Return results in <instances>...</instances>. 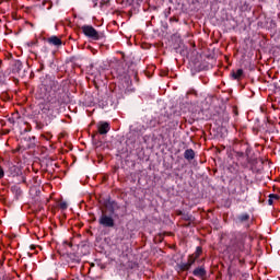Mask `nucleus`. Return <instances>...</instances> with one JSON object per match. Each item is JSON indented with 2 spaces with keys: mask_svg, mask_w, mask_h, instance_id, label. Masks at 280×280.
<instances>
[{
  "mask_svg": "<svg viewBox=\"0 0 280 280\" xmlns=\"http://www.w3.org/2000/svg\"><path fill=\"white\" fill-rule=\"evenodd\" d=\"M272 109L273 110H279V105H277V103H272Z\"/></svg>",
  "mask_w": 280,
  "mask_h": 280,
  "instance_id": "a211bd4d",
  "label": "nucleus"
},
{
  "mask_svg": "<svg viewBox=\"0 0 280 280\" xmlns=\"http://www.w3.org/2000/svg\"><path fill=\"white\" fill-rule=\"evenodd\" d=\"M231 246L234 250H244V236L242 234H236L231 238Z\"/></svg>",
  "mask_w": 280,
  "mask_h": 280,
  "instance_id": "7ed1b4c3",
  "label": "nucleus"
},
{
  "mask_svg": "<svg viewBox=\"0 0 280 280\" xmlns=\"http://www.w3.org/2000/svg\"><path fill=\"white\" fill-rule=\"evenodd\" d=\"M48 43L50 45H55L56 47H60L62 45V40L58 36H51L48 38Z\"/></svg>",
  "mask_w": 280,
  "mask_h": 280,
  "instance_id": "6e6552de",
  "label": "nucleus"
},
{
  "mask_svg": "<svg viewBox=\"0 0 280 280\" xmlns=\"http://www.w3.org/2000/svg\"><path fill=\"white\" fill-rule=\"evenodd\" d=\"M81 30L84 36L91 38L92 40H100V38H102V35H100L97 30H95V27H93L92 25H83Z\"/></svg>",
  "mask_w": 280,
  "mask_h": 280,
  "instance_id": "f03ea898",
  "label": "nucleus"
},
{
  "mask_svg": "<svg viewBox=\"0 0 280 280\" xmlns=\"http://www.w3.org/2000/svg\"><path fill=\"white\" fill-rule=\"evenodd\" d=\"M11 170H13V172H16V166H12Z\"/></svg>",
  "mask_w": 280,
  "mask_h": 280,
  "instance_id": "5701e85b",
  "label": "nucleus"
},
{
  "mask_svg": "<svg viewBox=\"0 0 280 280\" xmlns=\"http://www.w3.org/2000/svg\"><path fill=\"white\" fill-rule=\"evenodd\" d=\"M196 259H197V258H194V255H190V256L188 257L187 264L189 265L190 268H191L192 265L196 264Z\"/></svg>",
  "mask_w": 280,
  "mask_h": 280,
  "instance_id": "4468645a",
  "label": "nucleus"
},
{
  "mask_svg": "<svg viewBox=\"0 0 280 280\" xmlns=\"http://www.w3.org/2000/svg\"><path fill=\"white\" fill-rule=\"evenodd\" d=\"M113 213H115V209H110V213L102 210V213L98 218V224L103 226V229H115V219L113 218Z\"/></svg>",
  "mask_w": 280,
  "mask_h": 280,
  "instance_id": "f257e3e1",
  "label": "nucleus"
},
{
  "mask_svg": "<svg viewBox=\"0 0 280 280\" xmlns=\"http://www.w3.org/2000/svg\"><path fill=\"white\" fill-rule=\"evenodd\" d=\"M59 207H60V209H62V211L67 210V207H68L67 201H61L59 203Z\"/></svg>",
  "mask_w": 280,
  "mask_h": 280,
  "instance_id": "2eb2a0df",
  "label": "nucleus"
},
{
  "mask_svg": "<svg viewBox=\"0 0 280 280\" xmlns=\"http://www.w3.org/2000/svg\"><path fill=\"white\" fill-rule=\"evenodd\" d=\"M36 248V245H31V250H34Z\"/></svg>",
  "mask_w": 280,
  "mask_h": 280,
  "instance_id": "412c9836",
  "label": "nucleus"
},
{
  "mask_svg": "<svg viewBox=\"0 0 280 280\" xmlns=\"http://www.w3.org/2000/svg\"><path fill=\"white\" fill-rule=\"evenodd\" d=\"M279 195L271 194L269 195L268 205H273L275 200H279Z\"/></svg>",
  "mask_w": 280,
  "mask_h": 280,
  "instance_id": "9b49d317",
  "label": "nucleus"
},
{
  "mask_svg": "<svg viewBox=\"0 0 280 280\" xmlns=\"http://www.w3.org/2000/svg\"><path fill=\"white\" fill-rule=\"evenodd\" d=\"M12 71L13 73H18L20 78H25L27 73V71L23 69V62H21V60L14 61Z\"/></svg>",
  "mask_w": 280,
  "mask_h": 280,
  "instance_id": "20e7f679",
  "label": "nucleus"
},
{
  "mask_svg": "<svg viewBox=\"0 0 280 280\" xmlns=\"http://www.w3.org/2000/svg\"><path fill=\"white\" fill-rule=\"evenodd\" d=\"M246 154H247V156H248V149L246 150Z\"/></svg>",
  "mask_w": 280,
  "mask_h": 280,
  "instance_id": "b1692460",
  "label": "nucleus"
},
{
  "mask_svg": "<svg viewBox=\"0 0 280 280\" xmlns=\"http://www.w3.org/2000/svg\"><path fill=\"white\" fill-rule=\"evenodd\" d=\"M250 220V215L248 213H243L237 217V221L241 223L248 222Z\"/></svg>",
  "mask_w": 280,
  "mask_h": 280,
  "instance_id": "9d476101",
  "label": "nucleus"
},
{
  "mask_svg": "<svg viewBox=\"0 0 280 280\" xmlns=\"http://www.w3.org/2000/svg\"><path fill=\"white\" fill-rule=\"evenodd\" d=\"M3 176H5V172H4L3 168L0 166V178H3Z\"/></svg>",
  "mask_w": 280,
  "mask_h": 280,
  "instance_id": "f3484780",
  "label": "nucleus"
},
{
  "mask_svg": "<svg viewBox=\"0 0 280 280\" xmlns=\"http://www.w3.org/2000/svg\"><path fill=\"white\" fill-rule=\"evenodd\" d=\"M184 159H186V161H194V159H196V152L194 149H187L184 152Z\"/></svg>",
  "mask_w": 280,
  "mask_h": 280,
  "instance_id": "423d86ee",
  "label": "nucleus"
},
{
  "mask_svg": "<svg viewBox=\"0 0 280 280\" xmlns=\"http://www.w3.org/2000/svg\"><path fill=\"white\" fill-rule=\"evenodd\" d=\"M109 130H110V125L108 122H101L98 125V132L101 135H108Z\"/></svg>",
  "mask_w": 280,
  "mask_h": 280,
  "instance_id": "39448f33",
  "label": "nucleus"
},
{
  "mask_svg": "<svg viewBox=\"0 0 280 280\" xmlns=\"http://www.w3.org/2000/svg\"><path fill=\"white\" fill-rule=\"evenodd\" d=\"M151 126H156V121L154 120V121L152 122V120H151Z\"/></svg>",
  "mask_w": 280,
  "mask_h": 280,
  "instance_id": "4be33fe9",
  "label": "nucleus"
},
{
  "mask_svg": "<svg viewBox=\"0 0 280 280\" xmlns=\"http://www.w3.org/2000/svg\"><path fill=\"white\" fill-rule=\"evenodd\" d=\"M192 275L195 277H207V270L205 269V267H199L192 271Z\"/></svg>",
  "mask_w": 280,
  "mask_h": 280,
  "instance_id": "0eeeda50",
  "label": "nucleus"
},
{
  "mask_svg": "<svg viewBox=\"0 0 280 280\" xmlns=\"http://www.w3.org/2000/svg\"><path fill=\"white\" fill-rule=\"evenodd\" d=\"M195 259H198L202 255V247L198 246L196 253L192 254Z\"/></svg>",
  "mask_w": 280,
  "mask_h": 280,
  "instance_id": "f8f14e48",
  "label": "nucleus"
},
{
  "mask_svg": "<svg viewBox=\"0 0 280 280\" xmlns=\"http://www.w3.org/2000/svg\"><path fill=\"white\" fill-rule=\"evenodd\" d=\"M56 86H58V82L52 81V86H51V89H52L54 91H56Z\"/></svg>",
  "mask_w": 280,
  "mask_h": 280,
  "instance_id": "6ab92c4d",
  "label": "nucleus"
},
{
  "mask_svg": "<svg viewBox=\"0 0 280 280\" xmlns=\"http://www.w3.org/2000/svg\"><path fill=\"white\" fill-rule=\"evenodd\" d=\"M236 156H241V158L244 156V152H240V151L236 152Z\"/></svg>",
  "mask_w": 280,
  "mask_h": 280,
  "instance_id": "aec40b11",
  "label": "nucleus"
},
{
  "mask_svg": "<svg viewBox=\"0 0 280 280\" xmlns=\"http://www.w3.org/2000/svg\"><path fill=\"white\" fill-rule=\"evenodd\" d=\"M242 75H244V70L238 69L237 72L232 71L233 80H242Z\"/></svg>",
  "mask_w": 280,
  "mask_h": 280,
  "instance_id": "1a4fd4ad",
  "label": "nucleus"
},
{
  "mask_svg": "<svg viewBox=\"0 0 280 280\" xmlns=\"http://www.w3.org/2000/svg\"><path fill=\"white\" fill-rule=\"evenodd\" d=\"M183 219L186 220L187 222H191V215L189 214H184Z\"/></svg>",
  "mask_w": 280,
  "mask_h": 280,
  "instance_id": "dca6fc26",
  "label": "nucleus"
},
{
  "mask_svg": "<svg viewBox=\"0 0 280 280\" xmlns=\"http://www.w3.org/2000/svg\"><path fill=\"white\" fill-rule=\"evenodd\" d=\"M191 267L187 262H180L179 264V269L183 271L189 270Z\"/></svg>",
  "mask_w": 280,
  "mask_h": 280,
  "instance_id": "ddd939ff",
  "label": "nucleus"
}]
</instances>
